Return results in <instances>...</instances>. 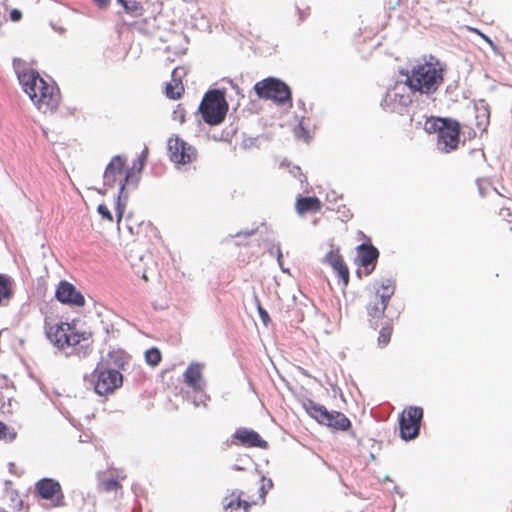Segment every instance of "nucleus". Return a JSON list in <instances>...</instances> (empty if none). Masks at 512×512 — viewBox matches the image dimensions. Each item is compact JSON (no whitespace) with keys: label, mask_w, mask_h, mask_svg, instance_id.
I'll return each instance as SVG.
<instances>
[{"label":"nucleus","mask_w":512,"mask_h":512,"mask_svg":"<svg viewBox=\"0 0 512 512\" xmlns=\"http://www.w3.org/2000/svg\"><path fill=\"white\" fill-rule=\"evenodd\" d=\"M18 79L24 92L40 112L47 114L58 109L61 95L56 85L46 82L32 69L19 73Z\"/></svg>","instance_id":"obj_1"},{"label":"nucleus","mask_w":512,"mask_h":512,"mask_svg":"<svg viewBox=\"0 0 512 512\" xmlns=\"http://www.w3.org/2000/svg\"><path fill=\"white\" fill-rule=\"evenodd\" d=\"M407 83L414 92L430 95L435 93L444 81V68L434 57L418 62L410 70L402 71Z\"/></svg>","instance_id":"obj_2"},{"label":"nucleus","mask_w":512,"mask_h":512,"mask_svg":"<svg viewBox=\"0 0 512 512\" xmlns=\"http://www.w3.org/2000/svg\"><path fill=\"white\" fill-rule=\"evenodd\" d=\"M147 155L148 150L146 148L142 151L137 161L134 162L130 169L126 168V160L121 155L114 156L106 166L103 175L104 184L111 188L119 186L120 193L118 199H120V196L123 193L126 185H128L132 180L135 170L137 173H140L144 168Z\"/></svg>","instance_id":"obj_3"},{"label":"nucleus","mask_w":512,"mask_h":512,"mask_svg":"<svg viewBox=\"0 0 512 512\" xmlns=\"http://www.w3.org/2000/svg\"><path fill=\"white\" fill-rule=\"evenodd\" d=\"M428 133H436L437 148L444 153L455 151L460 143L461 125L451 118L430 117L425 122Z\"/></svg>","instance_id":"obj_4"},{"label":"nucleus","mask_w":512,"mask_h":512,"mask_svg":"<svg viewBox=\"0 0 512 512\" xmlns=\"http://www.w3.org/2000/svg\"><path fill=\"white\" fill-rule=\"evenodd\" d=\"M199 111L205 123L211 126L221 124L228 111L224 93L220 90L208 91L200 103Z\"/></svg>","instance_id":"obj_5"},{"label":"nucleus","mask_w":512,"mask_h":512,"mask_svg":"<svg viewBox=\"0 0 512 512\" xmlns=\"http://www.w3.org/2000/svg\"><path fill=\"white\" fill-rule=\"evenodd\" d=\"M305 411L319 424L335 430L346 431L351 427V421L341 412L328 411L323 405L307 399L303 402Z\"/></svg>","instance_id":"obj_6"},{"label":"nucleus","mask_w":512,"mask_h":512,"mask_svg":"<svg viewBox=\"0 0 512 512\" xmlns=\"http://www.w3.org/2000/svg\"><path fill=\"white\" fill-rule=\"evenodd\" d=\"M265 497L263 485L258 488L257 495L235 489L222 499V507L224 512H248L253 506L263 504Z\"/></svg>","instance_id":"obj_7"},{"label":"nucleus","mask_w":512,"mask_h":512,"mask_svg":"<svg viewBox=\"0 0 512 512\" xmlns=\"http://www.w3.org/2000/svg\"><path fill=\"white\" fill-rule=\"evenodd\" d=\"M91 382L98 395L106 396L122 386L123 376L116 369L99 365L91 374Z\"/></svg>","instance_id":"obj_8"},{"label":"nucleus","mask_w":512,"mask_h":512,"mask_svg":"<svg viewBox=\"0 0 512 512\" xmlns=\"http://www.w3.org/2000/svg\"><path fill=\"white\" fill-rule=\"evenodd\" d=\"M394 292L395 283L388 279L383 281L380 288L370 295L366 306L370 323L383 319L387 305Z\"/></svg>","instance_id":"obj_9"},{"label":"nucleus","mask_w":512,"mask_h":512,"mask_svg":"<svg viewBox=\"0 0 512 512\" xmlns=\"http://www.w3.org/2000/svg\"><path fill=\"white\" fill-rule=\"evenodd\" d=\"M254 90L259 98L270 99L280 104H291L290 88L278 79L267 78L259 81L255 84Z\"/></svg>","instance_id":"obj_10"},{"label":"nucleus","mask_w":512,"mask_h":512,"mask_svg":"<svg viewBox=\"0 0 512 512\" xmlns=\"http://www.w3.org/2000/svg\"><path fill=\"white\" fill-rule=\"evenodd\" d=\"M168 156L175 165H187L197 159V150L179 136L168 139Z\"/></svg>","instance_id":"obj_11"},{"label":"nucleus","mask_w":512,"mask_h":512,"mask_svg":"<svg viewBox=\"0 0 512 512\" xmlns=\"http://www.w3.org/2000/svg\"><path fill=\"white\" fill-rule=\"evenodd\" d=\"M35 495L47 500L53 508L65 505V496L60 483L53 478H42L35 483Z\"/></svg>","instance_id":"obj_12"},{"label":"nucleus","mask_w":512,"mask_h":512,"mask_svg":"<svg viewBox=\"0 0 512 512\" xmlns=\"http://www.w3.org/2000/svg\"><path fill=\"white\" fill-rule=\"evenodd\" d=\"M423 409L417 406L406 408L399 421L400 435L404 440H412L419 434Z\"/></svg>","instance_id":"obj_13"},{"label":"nucleus","mask_w":512,"mask_h":512,"mask_svg":"<svg viewBox=\"0 0 512 512\" xmlns=\"http://www.w3.org/2000/svg\"><path fill=\"white\" fill-rule=\"evenodd\" d=\"M66 342L67 349L71 348V353L85 356L92 343L91 334L80 332L75 326L71 325Z\"/></svg>","instance_id":"obj_14"},{"label":"nucleus","mask_w":512,"mask_h":512,"mask_svg":"<svg viewBox=\"0 0 512 512\" xmlns=\"http://www.w3.org/2000/svg\"><path fill=\"white\" fill-rule=\"evenodd\" d=\"M204 368L203 363L191 362L183 374L185 384L195 393L203 392L205 389Z\"/></svg>","instance_id":"obj_15"},{"label":"nucleus","mask_w":512,"mask_h":512,"mask_svg":"<svg viewBox=\"0 0 512 512\" xmlns=\"http://www.w3.org/2000/svg\"><path fill=\"white\" fill-rule=\"evenodd\" d=\"M232 443L244 447H257L266 449L268 447L265 441L256 431L247 428H238L232 436Z\"/></svg>","instance_id":"obj_16"},{"label":"nucleus","mask_w":512,"mask_h":512,"mask_svg":"<svg viewBox=\"0 0 512 512\" xmlns=\"http://www.w3.org/2000/svg\"><path fill=\"white\" fill-rule=\"evenodd\" d=\"M71 325L69 323L46 322L45 329L48 339L59 349H67V335Z\"/></svg>","instance_id":"obj_17"},{"label":"nucleus","mask_w":512,"mask_h":512,"mask_svg":"<svg viewBox=\"0 0 512 512\" xmlns=\"http://www.w3.org/2000/svg\"><path fill=\"white\" fill-rule=\"evenodd\" d=\"M56 298L64 304H72L75 306H83L85 304L83 295L67 281H61L59 283L56 290Z\"/></svg>","instance_id":"obj_18"},{"label":"nucleus","mask_w":512,"mask_h":512,"mask_svg":"<svg viewBox=\"0 0 512 512\" xmlns=\"http://www.w3.org/2000/svg\"><path fill=\"white\" fill-rule=\"evenodd\" d=\"M412 93L415 92L412 91L406 79L404 82L397 81L391 88H389L386 93V97L394 103L407 106L412 102Z\"/></svg>","instance_id":"obj_19"},{"label":"nucleus","mask_w":512,"mask_h":512,"mask_svg":"<svg viewBox=\"0 0 512 512\" xmlns=\"http://www.w3.org/2000/svg\"><path fill=\"white\" fill-rule=\"evenodd\" d=\"M325 261L332 267L339 280L346 286L349 283V269L339 253V250H332L325 256Z\"/></svg>","instance_id":"obj_20"},{"label":"nucleus","mask_w":512,"mask_h":512,"mask_svg":"<svg viewBox=\"0 0 512 512\" xmlns=\"http://www.w3.org/2000/svg\"><path fill=\"white\" fill-rule=\"evenodd\" d=\"M357 250L360 265L365 268L366 275H369L375 268L379 258V251L371 244H361Z\"/></svg>","instance_id":"obj_21"},{"label":"nucleus","mask_w":512,"mask_h":512,"mask_svg":"<svg viewBox=\"0 0 512 512\" xmlns=\"http://www.w3.org/2000/svg\"><path fill=\"white\" fill-rule=\"evenodd\" d=\"M180 70L181 68L177 67L172 71V79L165 87L166 96L172 100L181 98L184 93V85L182 83Z\"/></svg>","instance_id":"obj_22"},{"label":"nucleus","mask_w":512,"mask_h":512,"mask_svg":"<svg viewBox=\"0 0 512 512\" xmlns=\"http://www.w3.org/2000/svg\"><path fill=\"white\" fill-rule=\"evenodd\" d=\"M322 203L316 196L298 197L295 203V209L299 215L307 213H317L321 210Z\"/></svg>","instance_id":"obj_23"},{"label":"nucleus","mask_w":512,"mask_h":512,"mask_svg":"<svg viewBox=\"0 0 512 512\" xmlns=\"http://www.w3.org/2000/svg\"><path fill=\"white\" fill-rule=\"evenodd\" d=\"M472 112L474 122L469 121L467 124H464V126L471 129L474 135H476L477 132H485L489 124V114L484 110L479 111L477 109H474Z\"/></svg>","instance_id":"obj_24"},{"label":"nucleus","mask_w":512,"mask_h":512,"mask_svg":"<svg viewBox=\"0 0 512 512\" xmlns=\"http://www.w3.org/2000/svg\"><path fill=\"white\" fill-rule=\"evenodd\" d=\"M14 281L11 277L0 274V306L7 305L14 295Z\"/></svg>","instance_id":"obj_25"},{"label":"nucleus","mask_w":512,"mask_h":512,"mask_svg":"<svg viewBox=\"0 0 512 512\" xmlns=\"http://www.w3.org/2000/svg\"><path fill=\"white\" fill-rule=\"evenodd\" d=\"M99 489L105 493H113L115 497H117L118 495H122V484L118 479H100Z\"/></svg>","instance_id":"obj_26"},{"label":"nucleus","mask_w":512,"mask_h":512,"mask_svg":"<svg viewBox=\"0 0 512 512\" xmlns=\"http://www.w3.org/2000/svg\"><path fill=\"white\" fill-rule=\"evenodd\" d=\"M124 8L125 12L132 17H141L144 13V7L138 0H117Z\"/></svg>","instance_id":"obj_27"},{"label":"nucleus","mask_w":512,"mask_h":512,"mask_svg":"<svg viewBox=\"0 0 512 512\" xmlns=\"http://www.w3.org/2000/svg\"><path fill=\"white\" fill-rule=\"evenodd\" d=\"M393 332V326L390 320H386L385 323L381 326L378 336V345L380 347H385L388 345L391 339V335Z\"/></svg>","instance_id":"obj_28"},{"label":"nucleus","mask_w":512,"mask_h":512,"mask_svg":"<svg viewBox=\"0 0 512 512\" xmlns=\"http://www.w3.org/2000/svg\"><path fill=\"white\" fill-rule=\"evenodd\" d=\"M161 359H162V355L158 348H155V347L150 348L145 353V360H146L147 364H149L152 367L157 366L161 362Z\"/></svg>","instance_id":"obj_29"},{"label":"nucleus","mask_w":512,"mask_h":512,"mask_svg":"<svg viewBox=\"0 0 512 512\" xmlns=\"http://www.w3.org/2000/svg\"><path fill=\"white\" fill-rule=\"evenodd\" d=\"M16 437V431L9 428L4 422L0 421V440L11 442L15 440Z\"/></svg>","instance_id":"obj_30"},{"label":"nucleus","mask_w":512,"mask_h":512,"mask_svg":"<svg viewBox=\"0 0 512 512\" xmlns=\"http://www.w3.org/2000/svg\"><path fill=\"white\" fill-rule=\"evenodd\" d=\"M7 495L10 497L12 501L11 508L14 511H20L22 509L23 502L19 493L16 490L10 489L7 491Z\"/></svg>","instance_id":"obj_31"},{"label":"nucleus","mask_w":512,"mask_h":512,"mask_svg":"<svg viewBox=\"0 0 512 512\" xmlns=\"http://www.w3.org/2000/svg\"><path fill=\"white\" fill-rule=\"evenodd\" d=\"M499 216L509 223L512 222V202L508 201L507 203L502 205V207L499 210Z\"/></svg>","instance_id":"obj_32"},{"label":"nucleus","mask_w":512,"mask_h":512,"mask_svg":"<svg viewBox=\"0 0 512 512\" xmlns=\"http://www.w3.org/2000/svg\"><path fill=\"white\" fill-rule=\"evenodd\" d=\"M97 211L104 220H107L109 222L113 221V216L109 208L105 204H99L97 207Z\"/></svg>","instance_id":"obj_33"},{"label":"nucleus","mask_w":512,"mask_h":512,"mask_svg":"<svg viewBox=\"0 0 512 512\" xmlns=\"http://www.w3.org/2000/svg\"><path fill=\"white\" fill-rule=\"evenodd\" d=\"M21 18H22V13H21V11H19V10H17V9H13V10L10 12V19H11L13 22H17V21H19Z\"/></svg>","instance_id":"obj_34"},{"label":"nucleus","mask_w":512,"mask_h":512,"mask_svg":"<svg viewBox=\"0 0 512 512\" xmlns=\"http://www.w3.org/2000/svg\"><path fill=\"white\" fill-rule=\"evenodd\" d=\"M123 213H124V206H122L120 204V202L118 201L117 203V222L119 223L123 217Z\"/></svg>","instance_id":"obj_35"},{"label":"nucleus","mask_w":512,"mask_h":512,"mask_svg":"<svg viewBox=\"0 0 512 512\" xmlns=\"http://www.w3.org/2000/svg\"><path fill=\"white\" fill-rule=\"evenodd\" d=\"M6 8L0 3V26L5 22Z\"/></svg>","instance_id":"obj_36"},{"label":"nucleus","mask_w":512,"mask_h":512,"mask_svg":"<svg viewBox=\"0 0 512 512\" xmlns=\"http://www.w3.org/2000/svg\"><path fill=\"white\" fill-rule=\"evenodd\" d=\"M95 4H97L100 8L106 7L111 0H92Z\"/></svg>","instance_id":"obj_37"},{"label":"nucleus","mask_w":512,"mask_h":512,"mask_svg":"<svg viewBox=\"0 0 512 512\" xmlns=\"http://www.w3.org/2000/svg\"><path fill=\"white\" fill-rule=\"evenodd\" d=\"M259 312L263 322L266 323V321L269 319L268 313L262 308H259Z\"/></svg>","instance_id":"obj_38"},{"label":"nucleus","mask_w":512,"mask_h":512,"mask_svg":"<svg viewBox=\"0 0 512 512\" xmlns=\"http://www.w3.org/2000/svg\"><path fill=\"white\" fill-rule=\"evenodd\" d=\"M476 33H478L479 35L482 36V38H484L487 42L491 43V40L485 36L484 34L480 33L477 29L474 30Z\"/></svg>","instance_id":"obj_39"},{"label":"nucleus","mask_w":512,"mask_h":512,"mask_svg":"<svg viewBox=\"0 0 512 512\" xmlns=\"http://www.w3.org/2000/svg\"><path fill=\"white\" fill-rule=\"evenodd\" d=\"M482 186H483V183H482V182H480V181H478V188H479L480 194H481V195H484L483 187H482Z\"/></svg>","instance_id":"obj_40"},{"label":"nucleus","mask_w":512,"mask_h":512,"mask_svg":"<svg viewBox=\"0 0 512 512\" xmlns=\"http://www.w3.org/2000/svg\"><path fill=\"white\" fill-rule=\"evenodd\" d=\"M511 231H512V227H511Z\"/></svg>","instance_id":"obj_41"}]
</instances>
